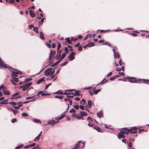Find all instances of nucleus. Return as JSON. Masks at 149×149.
Listing matches in <instances>:
<instances>
[{"mask_svg":"<svg viewBox=\"0 0 149 149\" xmlns=\"http://www.w3.org/2000/svg\"><path fill=\"white\" fill-rule=\"evenodd\" d=\"M22 106V104H20L18 106H14V107L16 109H19L20 108V107Z\"/></svg>","mask_w":149,"mask_h":149,"instance_id":"49","label":"nucleus"},{"mask_svg":"<svg viewBox=\"0 0 149 149\" xmlns=\"http://www.w3.org/2000/svg\"><path fill=\"white\" fill-rule=\"evenodd\" d=\"M70 93H67L66 92H65L64 93H63V95H66L67 96L69 97V98H71V97H73V96H69L68 95L70 94Z\"/></svg>","mask_w":149,"mask_h":149,"instance_id":"28","label":"nucleus"},{"mask_svg":"<svg viewBox=\"0 0 149 149\" xmlns=\"http://www.w3.org/2000/svg\"><path fill=\"white\" fill-rule=\"evenodd\" d=\"M61 51V50H59L58 52V53L57 55V56H56V57H57V58H58V57H59L60 56Z\"/></svg>","mask_w":149,"mask_h":149,"instance_id":"47","label":"nucleus"},{"mask_svg":"<svg viewBox=\"0 0 149 149\" xmlns=\"http://www.w3.org/2000/svg\"><path fill=\"white\" fill-rule=\"evenodd\" d=\"M71 40H72L73 41H74L75 40H77L78 39V38H74V37H72L71 38Z\"/></svg>","mask_w":149,"mask_h":149,"instance_id":"57","label":"nucleus"},{"mask_svg":"<svg viewBox=\"0 0 149 149\" xmlns=\"http://www.w3.org/2000/svg\"><path fill=\"white\" fill-rule=\"evenodd\" d=\"M61 47V45L60 44H58L57 46V50L58 51Z\"/></svg>","mask_w":149,"mask_h":149,"instance_id":"58","label":"nucleus"},{"mask_svg":"<svg viewBox=\"0 0 149 149\" xmlns=\"http://www.w3.org/2000/svg\"><path fill=\"white\" fill-rule=\"evenodd\" d=\"M29 13L31 17H36V14L32 10H29Z\"/></svg>","mask_w":149,"mask_h":149,"instance_id":"17","label":"nucleus"},{"mask_svg":"<svg viewBox=\"0 0 149 149\" xmlns=\"http://www.w3.org/2000/svg\"><path fill=\"white\" fill-rule=\"evenodd\" d=\"M65 51L66 52L65 53H68V52H69V50H68V48L67 47H65Z\"/></svg>","mask_w":149,"mask_h":149,"instance_id":"62","label":"nucleus"},{"mask_svg":"<svg viewBox=\"0 0 149 149\" xmlns=\"http://www.w3.org/2000/svg\"><path fill=\"white\" fill-rule=\"evenodd\" d=\"M34 96H31V97H26V100H28L29 99H30L33 98L34 97Z\"/></svg>","mask_w":149,"mask_h":149,"instance_id":"51","label":"nucleus"},{"mask_svg":"<svg viewBox=\"0 0 149 149\" xmlns=\"http://www.w3.org/2000/svg\"><path fill=\"white\" fill-rule=\"evenodd\" d=\"M76 53L74 52H72L68 56V58L70 61L73 60L75 58L74 55Z\"/></svg>","mask_w":149,"mask_h":149,"instance_id":"11","label":"nucleus"},{"mask_svg":"<svg viewBox=\"0 0 149 149\" xmlns=\"http://www.w3.org/2000/svg\"><path fill=\"white\" fill-rule=\"evenodd\" d=\"M55 75H56L55 74L54 75H51L50 76L51 80H52L54 79L53 80V81H55V80H56V79L57 78V77H56V78H54L55 77Z\"/></svg>","mask_w":149,"mask_h":149,"instance_id":"32","label":"nucleus"},{"mask_svg":"<svg viewBox=\"0 0 149 149\" xmlns=\"http://www.w3.org/2000/svg\"><path fill=\"white\" fill-rule=\"evenodd\" d=\"M126 79L128 80L130 82L132 83H140L142 82L146 84H148L149 83V80L144 79H137L136 78L134 77H127L125 78Z\"/></svg>","mask_w":149,"mask_h":149,"instance_id":"1","label":"nucleus"},{"mask_svg":"<svg viewBox=\"0 0 149 149\" xmlns=\"http://www.w3.org/2000/svg\"><path fill=\"white\" fill-rule=\"evenodd\" d=\"M76 112L75 109H72L69 111V112L70 113H74Z\"/></svg>","mask_w":149,"mask_h":149,"instance_id":"44","label":"nucleus"},{"mask_svg":"<svg viewBox=\"0 0 149 149\" xmlns=\"http://www.w3.org/2000/svg\"><path fill=\"white\" fill-rule=\"evenodd\" d=\"M65 40L66 42L68 43V44H71V41L70 38L69 37L66 38H65Z\"/></svg>","mask_w":149,"mask_h":149,"instance_id":"26","label":"nucleus"},{"mask_svg":"<svg viewBox=\"0 0 149 149\" xmlns=\"http://www.w3.org/2000/svg\"><path fill=\"white\" fill-rule=\"evenodd\" d=\"M0 67H4L6 68H8L10 69L11 68V67L9 66L8 65L5 64L1 60V59H0Z\"/></svg>","mask_w":149,"mask_h":149,"instance_id":"9","label":"nucleus"},{"mask_svg":"<svg viewBox=\"0 0 149 149\" xmlns=\"http://www.w3.org/2000/svg\"><path fill=\"white\" fill-rule=\"evenodd\" d=\"M12 79L11 80V81L12 84H15V83L18 82V78H15V77H12Z\"/></svg>","mask_w":149,"mask_h":149,"instance_id":"14","label":"nucleus"},{"mask_svg":"<svg viewBox=\"0 0 149 149\" xmlns=\"http://www.w3.org/2000/svg\"><path fill=\"white\" fill-rule=\"evenodd\" d=\"M55 98H59L60 99H61L63 98V96H61V95H59V96L56 95L55 96Z\"/></svg>","mask_w":149,"mask_h":149,"instance_id":"41","label":"nucleus"},{"mask_svg":"<svg viewBox=\"0 0 149 149\" xmlns=\"http://www.w3.org/2000/svg\"><path fill=\"white\" fill-rule=\"evenodd\" d=\"M32 79L31 78H27L25 79L24 81V82L25 83H26L28 82L29 81H31Z\"/></svg>","mask_w":149,"mask_h":149,"instance_id":"38","label":"nucleus"},{"mask_svg":"<svg viewBox=\"0 0 149 149\" xmlns=\"http://www.w3.org/2000/svg\"><path fill=\"white\" fill-rule=\"evenodd\" d=\"M93 129L96 130L98 132H101V129L99 127H94Z\"/></svg>","mask_w":149,"mask_h":149,"instance_id":"27","label":"nucleus"},{"mask_svg":"<svg viewBox=\"0 0 149 149\" xmlns=\"http://www.w3.org/2000/svg\"><path fill=\"white\" fill-rule=\"evenodd\" d=\"M125 128H124L122 129V131L119 133L118 135V137L119 139H121L125 137V134H126V130Z\"/></svg>","mask_w":149,"mask_h":149,"instance_id":"6","label":"nucleus"},{"mask_svg":"<svg viewBox=\"0 0 149 149\" xmlns=\"http://www.w3.org/2000/svg\"><path fill=\"white\" fill-rule=\"evenodd\" d=\"M93 104V102L91 100H89L88 101V105L87 106H86L85 107H86V108H91L92 105Z\"/></svg>","mask_w":149,"mask_h":149,"instance_id":"15","label":"nucleus"},{"mask_svg":"<svg viewBox=\"0 0 149 149\" xmlns=\"http://www.w3.org/2000/svg\"><path fill=\"white\" fill-rule=\"evenodd\" d=\"M100 89L96 90L95 91H94V94H97L99 92H100Z\"/></svg>","mask_w":149,"mask_h":149,"instance_id":"45","label":"nucleus"},{"mask_svg":"<svg viewBox=\"0 0 149 149\" xmlns=\"http://www.w3.org/2000/svg\"><path fill=\"white\" fill-rule=\"evenodd\" d=\"M33 30L36 33H38V28L36 27H33Z\"/></svg>","mask_w":149,"mask_h":149,"instance_id":"37","label":"nucleus"},{"mask_svg":"<svg viewBox=\"0 0 149 149\" xmlns=\"http://www.w3.org/2000/svg\"><path fill=\"white\" fill-rule=\"evenodd\" d=\"M52 70V68H50L47 69L44 72V75H45L46 76H47L53 74L54 72V70Z\"/></svg>","mask_w":149,"mask_h":149,"instance_id":"8","label":"nucleus"},{"mask_svg":"<svg viewBox=\"0 0 149 149\" xmlns=\"http://www.w3.org/2000/svg\"><path fill=\"white\" fill-rule=\"evenodd\" d=\"M68 61H65L63 63H62L61 64V65L62 66H63L68 63Z\"/></svg>","mask_w":149,"mask_h":149,"instance_id":"46","label":"nucleus"},{"mask_svg":"<svg viewBox=\"0 0 149 149\" xmlns=\"http://www.w3.org/2000/svg\"><path fill=\"white\" fill-rule=\"evenodd\" d=\"M113 52L115 58H118L119 59L120 58V55L118 52H116V49H114L113 47Z\"/></svg>","mask_w":149,"mask_h":149,"instance_id":"10","label":"nucleus"},{"mask_svg":"<svg viewBox=\"0 0 149 149\" xmlns=\"http://www.w3.org/2000/svg\"><path fill=\"white\" fill-rule=\"evenodd\" d=\"M118 74H119V75H122V76H125V74L124 73V72H119L118 73Z\"/></svg>","mask_w":149,"mask_h":149,"instance_id":"53","label":"nucleus"},{"mask_svg":"<svg viewBox=\"0 0 149 149\" xmlns=\"http://www.w3.org/2000/svg\"><path fill=\"white\" fill-rule=\"evenodd\" d=\"M80 113L81 115L82 118H83V116H86L87 115L86 112L85 111H81Z\"/></svg>","mask_w":149,"mask_h":149,"instance_id":"22","label":"nucleus"},{"mask_svg":"<svg viewBox=\"0 0 149 149\" xmlns=\"http://www.w3.org/2000/svg\"><path fill=\"white\" fill-rule=\"evenodd\" d=\"M11 68L10 69V70H11V77H17L18 74H21L22 73V72L21 71H18L16 69H14L13 70V68L11 67ZM9 70L10 69H8Z\"/></svg>","mask_w":149,"mask_h":149,"instance_id":"4","label":"nucleus"},{"mask_svg":"<svg viewBox=\"0 0 149 149\" xmlns=\"http://www.w3.org/2000/svg\"><path fill=\"white\" fill-rule=\"evenodd\" d=\"M41 95L42 96H45L46 95H50V93H45L43 91H40L38 93L37 95V96H38L39 95Z\"/></svg>","mask_w":149,"mask_h":149,"instance_id":"16","label":"nucleus"},{"mask_svg":"<svg viewBox=\"0 0 149 149\" xmlns=\"http://www.w3.org/2000/svg\"><path fill=\"white\" fill-rule=\"evenodd\" d=\"M40 137L38 136H37L36 138L34 139V141L35 142H36L40 139Z\"/></svg>","mask_w":149,"mask_h":149,"instance_id":"36","label":"nucleus"},{"mask_svg":"<svg viewBox=\"0 0 149 149\" xmlns=\"http://www.w3.org/2000/svg\"><path fill=\"white\" fill-rule=\"evenodd\" d=\"M79 91L76 90L74 93L73 95L78 96L79 95Z\"/></svg>","mask_w":149,"mask_h":149,"instance_id":"33","label":"nucleus"},{"mask_svg":"<svg viewBox=\"0 0 149 149\" xmlns=\"http://www.w3.org/2000/svg\"><path fill=\"white\" fill-rule=\"evenodd\" d=\"M23 146V145L22 144H21L19 145H18L17 146L15 149H19L20 148L22 147Z\"/></svg>","mask_w":149,"mask_h":149,"instance_id":"40","label":"nucleus"},{"mask_svg":"<svg viewBox=\"0 0 149 149\" xmlns=\"http://www.w3.org/2000/svg\"><path fill=\"white\" fill-rule=\"evenodd\" d=\"M8 100L7 99H6L0 102V104H6L8 103Z\"/></svg>","mask_w":149,"mask_h":149,"instance_id":"18","label":"nucleus"},{"mask_svg":"<svg viewBox=\"0 0 149 149\" xmlns=\"http://www.w3.org/2000/svg\"><path fill=\"white\" fill-rule=\"evenodd\" d=\"M76 118L80 120V119H82V120H83V119L82 118V116H81V115L80 113H78L76 114Z\"/></svg>","mask_w":149,"mask_h":149,"instance_id":"20","label":"nucleus"},{"mask_svg":"<svg viewBox=\"0 0 149 149\" xmlns=\"http://www.w3.org/2000/svg\"><path fill=\"white\" fill-rule=\"evenodd\" d=\"M103 45H107L109 46H111V45L107 42H105L103 43Z\"/></svg>","mask_w":149,"mask_h":149,"instance_id":"43","label":"nucleus"},{"mask_svg":"<svg viewBox=\"0 0 149 149\" xmlns=\"http://www.w3.org/2000/svg\"><path fill=\"white\" fill-rule=\"evenodd\" d=\"M22 116L23 117H24V116H28V115L26 113H22Z\"/></svg>","mask_w":149,"mask_h":149,"instance_id":"42","label":"nucleus"},{"mask_svg":"<svg viewBox=\"0 0 149 149\" xmlns=\"http://www.w3.org/2000/svg\"><path fill=\"white\" fill-rule=\"evenodd\" d=\"M3 93L4 95H8L10 94V93L8 91L5 89H3Z\"/></svg>","mask_w":149,"mask_h":149,"instance_id":"19","label":"nucleus"},{"mask_svg":"<svg viewBox=\"0 0 149 149\" xmlns=\"http://www.w3.org/2000/svg\"><path fill=\"white\" fill-rule=\"evenodd\" d=\"M17 121V119L16 118H14L12 119L11 120V122L12 123H14L15 122H16Z\"/></svg>","mask_w":149,"mask_h":149,"instance_id":"55","label":"nucleus"},{"mask_svg":"<svg viewBox=\"0 0 149 149\" xmlns=\"http://www.w3.org/2000/svg\"><path fill=\"white\" fill-rule=\"evenodd\" d=\"M87 120L88 121V122H90V121H92V119L91 118V117H88L87 118Z\"/></svg>","mask_w":149,"mask_h":149,"instance_id":"52","label":"nucleus"},{"mask_svg":"<svg viewBox=\"0 0 149 149\" xmlns=\"http://www.w3.org/2000/svg\"><path fill=\"white\" fill-rule=\"evenodd\" d=\"M52 84L51 83H50L48 84H47L46 85L45 87V89H47Z\"/></svg>","mask_w":149,"mask_h":149,"instance_id":"54","label":"nucleus"},{"mask_svg":"<svg viewBox=\"0 0 149 149\" xmlns=\"http://www.w3.org/2000/svg\"><path fill=\"white\" fill-rule=\"evenodd\" d=\"M119 65H120L121 66V65H123V63L122 62V61H121V59H120V60L119 61Z\"/></svg>","mask_w":149,"mask_h":149,"instance_id":"63","label":"nucleus"},{"mask_svg":"<svg viewBox=\"0 0 149 149\" xmlns=\"http://www.w3.org/2000/svg\"><path fill=\"white\" fill-rule=\"evenodd\" d=\"M79 107L80 109L82 110H84V107L82 105H80Z\"/></svg>","mask_w":149,"mask_h":149,"instance_id":"56","label":"nucleus"},{"mask_svg":"<svg viewBox=\"0 0 149 149\" xmlns=\"http://www.w3.org/2000/svg\"><path fill=\"white\" fill-rule=\"evenodd\" d=\"M44 79L45 78L44 77L41 78L40 79H39L36 82V83L37 84H39L41 82H42V81H44Z\"/></svg>","mask_w":149,"mask_h":149,"instance_id":"25","label":"nucleus"},{"mask_svg":"<svg viewBox=\"0 0 149 149\" xmlns=\"http://www.w3.org/2000/svg\"><path fill=\"white\" fill-rule=\"evenodd\" d=\"M85 146V142L82 141H78L77 143L76 144L74 147L72 149H78L79 148H80L83 149Z\"/></svg>","mask_w":149,"mask_h":149,"instance_id":"3","label":"nucleus"},{"mask_svg":"<svg viewBox=\"0 0 149 149\" xmlns=\"http://www.w3.org/2000/svg\"><path fill=\"white\" fill-rule=\"evenodd\" d=\"M66 54V53H64L63 54H62L60 58L59 59L61 61L65 57Z\"/></svg>","mask_w":149,"mask_h":149,"instance_id":"30","label":"nucleus"},{"mask_svg":"<svg viewBox=\"0 0 149 149\" xmlns=\"http://www.w3.org/2000/svg\"><path fill=\"white\" fill-rule=\"evenodd\" d=\"M9 110L12 111L14 115L16 114L18 112V111L16 110L13 109L12 108H10L8 109Z\"/></svg>","mask_w":149,"mask_h":149,"instance_id":"23","label":"nucleus"},{"mask_svg":"<svg viewBox=\"0 0 149 149\" xmlns=\"http://www.w3.org/2000/svg\"><path fill=\"white\" fill-rule=\"evenodd\" d=\"M65 115V112H63L61 114L60 116L56 118L55 120H51L48 121L47 124L45 125H53L54 124L57 123H58L59 120L62 119Z\"/></svg>","mask_w":149,"mask_h":149,"instance_id":"2","label":"nucleus"},{"mask_svg":"<svg viewBox=\"0 0 149 149\" xmlns=\"http://www.w3.org/2000/svg\"><path fill=\"white\" fill-rule=\"evenodd\" d=\"M40 38L42 40H44L45 38L44 36V34L42 32H40Z\"/></svg>","mask_w":149,"mask_h":149,"instance_id":"31","label":"nucleus"},{"mask_svg":"<svg viewBox=\"0 0 149 149\" xmlns=\"http://www.w3.org/2000/svg\"><path fill=\"white\" fill-rule=\"evenodd\" d=\"M95 43L94 42H91L88 44V47H93Z\"/></svg>","mask_w":149,"mask_h":149,"instance_id":"29","label":"nucleus"},{"mask_svg":"<svg viewBox=\"0 0 149 149\" xmlns=\"http://www.w3.org/2000/svg\"><path fill=\"white\" fill-rule=\"evenodd\" d=\"M32 82H29L20 86L19 88H22L23 91H25L29 88Z\"/></svg>","mask_w":149,"mask_h":149,"instance_id":"7","label":"nucleus"},{"mask_svg":"<svg viewBox=\"0 0 149 149\" xmlns=\"http://www.w3.org/2000/svg\"><path fill=\"white\" fill-rule=\"evenodd\" d=\"M125 128L126 130V133L127 134H128L129 132L132 134L135 133L136 132V130H137V128L136 127H131L130 129H128L126 127Z\"/></svg>","mask_w":149,"mask_h":149,"instance_id":"5","label":"nucleus"},{"mask_svg":"<svg viewBox=\"0 0 149 149\" xmlns=\"http://www.w3.org/2000/svg\"><path fill=\"white\" fill-rule=\"evenodd\" d=\"M86 100L84 99H82L81 101L79 103L80 104L82 105H84L85 103Z\"/></svg>","mask_w":149,"mask_h":149,"instance_id":"35","label":"nucleus"},{"mask_svg":"<svg viewBox=\"0 0 149 149\" xmlns=\"http://www.w3.org/2000/svg\"><path fill=\"white\" fill-rule=\"evenodd\" d=\"M19 94V93H16L12 95V97L10 98V99L13 100V99H17L19 98H20L21 96L19 95L18 96H17Z\"/></svg>","mask_w":149,"mask_h":149,"instance_id":"12","label":"nucleus"},{"mask_svg":"<svg viewBox=\"0 0 149 149\" xmlns=\"http://www.w3.org/2000/svg\"><path fill=\"white\" fill-rule=\"evenodd\" d=\"M55 53L56 52L55 51L52 50L51 51L49 58V60H50L52 57L54 56Z\"/></svg>","mask_w":149,"mask_h":149,"instance_id":"13","label":"nucleus"},{"mask_svg":"<svg viewBox=\"0 0 149 149\" xmlns=\"http://www.w3.org/2000/svg\"><path fill=\"white\" fill-rule=\"evenodd\" d=\"M54 93L62 95L63 94V92L61 90H59L57 91V92H55Z\"/></svg>","mask_w":149,"mask_h":149,"instance_id":"34","label":"nucleus"},{"mask_svg":"<svg viewBox=\"0 0 149 149\" xmlns=\"http://www.w3.org/2000/svg\"><path fill=\"white\" fill-rule=\"evenodd\" d=\"M97 116L99 118H101L103 116V112L102 111L97 113Z\"/></svg>","mask_w":149,"mask_h":149,"instance_id":"21","label":"nucleus"},{"mask_svg":"<svg viewBox=\"0 0 149 149\" xmlns=\"http://www.w3.org/2000/svg\"><path fill=\"white\" fill-rule=\"evenodd\" d=\"M33 122L36 123H41V121L40 120L38 119H33Z\"/></svg>","mask_w":149,"mask_h":149,"instance_id":"24","label":"nucleus"},{"mask_svg":"<svg viewBox=\"0 0 149 149\" xmlns=\"http://www.w3.org/2000/svg\"><path fill=\"white\" fill-rule=\"evenodd\" d=\"M104 79H103L101 81V82L100 83V84H103L104 83L106 82H107V81H108V80H105V81L104 80ZM99 84H97V85H98Z\"/></svg>","mask_w":149,"mask_h":149,"instance_id":"39","label":"nucleus"},{"mask_svg":"<svg viewBox=\"0 0 149 149\" xmlns=\"http://www.w3.org/2000/svg\"><path fill=\"white\" fill-rule=\"evenodd\" d=\"M68 47L70 48V49L71 51H72L73 50L72 47L70 45H68L67 46Z\"/></svg>","mask_w":149,"mask_h":149,"instance_id":"61","label":"nucleus"},{"mask_svg":"<svg viewBox=\"0 0 149 149\" xmlns=\"http://www.w3.org/2000/svg\"><path fill=\"white\" fill-rule=\"evenodd\" d=\"M82 49V47L81 46H79L78 49V50L79 51H81Z\"/></svg>","mask_w":149,"mask_h":149,"instance_id":"64","label":"nucleus"},{"mask_svg":"<svg viewBox=\"0 0 149 149\" xmlns=\"http://www.w3.org/2000/svg\"><path fill=\"white\" fill-rule=\"evenodd\" d=\"M11 105H15L16 104V103L15 102H11L9 103Z\"/></svg>","mask_w":149,"mask_h":149,"instance_id":"59","label":"nucleus"},{"mask_svg":"<svg viewBox=\"0 0 149 149\" xmlns=\"http://www.w3.org/2000/svg\"><path fill=\"white\" fill-rule=\"evenodd\" d=\"M79 105H76L74 107V108L76 109H78L79 108Z\"/></svg>","mask_w":149,"mask_h":149,"instance_id":"48","label":"nucleus"},{"mask_svg":"<svg viewBox=\"0 0 149 149\" xmlns=\"http://www.w3.org/2000/svg\"><path fill=\"white\" fill-rule=\"evenodd\" d=\"M5 89V86L3 85H1L0 86V91H1L2 89Z\"/></svg>","mask_w":149,"mask_h":149,"instance_id":"50","label":"nucleus"},{"mask_svg":"<svg viewBox=\"0 0 149 149\" xmlns=\"http://www.w3.org/2000/svg\"><path fill=\"white\" fill-rule=\"evenodd\" d=\"M132 143H131V142L130 141V142L129 143V145H128V146L129 147L131 148L132 146Z\"/></svg>","mask_w":149,"mask_h":149,"instance_id":"60","label":"nucleus"}]
</instances>
